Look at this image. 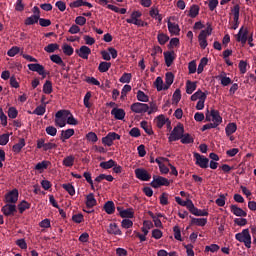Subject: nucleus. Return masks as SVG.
<instances>
[{
    "instance_id": "1",
    "label": "nucleus",
    "mask_w": 256,
    "mask_h": 256,
    "mask_svg": "<svg viewBox=\"0 0 256 256\" xmlns=\"http://www.w3.org/2000/svg\"><path fill=\"white\" fill-rule=\"evenodd\" d=\"M235 239L239 241V243H244V246L247 249H251V234H249V229L242 230L241 233L235 234Z\"/></svg>"
},
{
    "instance_id": "2",
    "label": "nucleus",
    "mask_w": 256,
    "mask_h": 256,
    "mask_svg": "<svg viewBox=\"0 0 256 256\" xmlns=\"http://www.w3.org/2000/svg\"><path fill=\"white\" fill-rule=\"evenodd\" d=\"M183 133H185V127L183 126V124L178 123L168 137L169 143H173V141H179V139L183 137Z\"/></svg>"
},
{
    "instance_id": "3",
    "label": "nucleus",
    "mask_w": 256,
    "mask_h": 256,
    "mask_svg": "<svg viewBox=\"0 0 256 256\" xmlns=\"http://www.w3.org/2000/svg\"><path fill=\"white\" fill-rule=\"evenodd\" d=\"M71 115V112L69 110H59L55 114V125L58 127H65L67 125V117Z\"/></svg>"
},
{
    "instance_id": "4",
    "label": "nucleus",
    "mask_w": 256,
    "mask_h": 256,
    "mask_svg": "<svg viewBox=\"0 0 256 256\" xmlns=\"http://www.w3.org/2000/svg\"><path fill=\"white\" fill-rule=\"evenodd\" d=\"M151 187L153 189H159V187H169L171 185V182H169V179L163 177V176H153V181L150 183Z\"/></svg>"
},
{
    "instance_id": "5",
    "label": "nucleus",
    "mask_w": 256,
    "mask_h": 256,
    "mask_svg": "<svg viewBox=\"0 0 256 256\" xmlns=\"http://www.w3.org/2000/svg\"><path fill=\"white\" fill-rule=\"evenodd\" d=\"M119 139H121V135L115 132H110L102 138V143L107 147H111L113 145V141H119Z\"/></svg>"
},
{
    "instance_id": "6",
    "label": "nucleus",
    "mask_w": 256,
    "mask_h": 256,
    "mask_svg": "<svg viewBox=\"0 0 256 256\" xmlns=\"http://www.w3.org/2000/svg\"><path fill=\"white\" fill-rule=\"evenodd\" d=\"M130 109L133 113H138V114L147 113V111H149V104L136 102L130 106Z\"/></svg>"
},
{
    "instance_id": "7",
    "label": "nucleus",
    "mask_w": 256,
    "mask_h": 256,
    "mask_svg": "<svg viewBox=\"0 0 256 256\" xmlns=\"http://www.w3.org/2000/svg\"><path fill=\"white\" fill-rule=\"evenodd\" d=\"M249 37V29L245 27H241L238 34L236 35V41L245 45L247 43V38Z\"/></svg>"
},
{
    "instance_id": "8",
    "label": "nucleus",
    "mask_w": 256,
    "mask_h": 256,
    "mask_svg": "<svg viewBox=\"0 0 256 256\" xmlns=\"http://www.w3.org/2000/svg\"><path fill=\"white\" fill-rule=\"evenodd\" d=\"M57 144L48 142L45 143V139L41 138L37 140V149H43V151H51V149H56Z\"/></svg>"
},
{
    "instance_id": "9",
    "label": "nucleus",
    "mask_w": 256,
    "mask_h": 256,
    "mask_svg": "<svg viewBox=\"0 0 256 256\" xmlns=\"http://www.w3.org/2000/svg\"><path fill=\"white\" fill-rule=\"evenodd\" d=\"M194 158L196 159V165H199L201 169H207L209 167V158L201 156L197 152H194Z\"/></svg>"
},
{
    "instance_id": "10",
    "label": "nucleus",
    "mask_w": 256,
    "mask_h": 256,
    "mask_svg": "<svg viewBox=\"0 0 256 256\" xmlns=\"http://www.w3.org/2000/svg\"><path fill=\"white\" fill-rule=\"evenodd\" d=\"M188 210L192 215H196L197 217H207L209 215V212L207 210H199L197 207H195V204L193 202L189 203Z\"/></svg>"
},
{
    "instance_id": "11",
    "label": "nucleus",
    "mask_w": 256,
    "mask_h": 256,
    "mask_svg": "<svg viewBox=\"0 0 256 256\" xmlns=\"http://www.w3.org/2000/svg\"><path fill=\"white\" fill-rule=\"evenodd\" d=\"M135 175L140 181H149V179H151V174L143 168H137L135 170Z\"/></svg>"
},
{
    "instance_id": "12",
    "label": "nucleus",
    "mask_w": 256,
    "mask_h": 256,
    "mask_svg": "<svg viewBox=\"0 0 256 256\" xmlns=\"http://www.w3.org/2000/svg\"><path fill=\"white\" fill-rule=\"evenodd\" d=\"M18 200H19V190H17L16 188L5 195L6 203H15Z\"/></svg>"
},
{
    "instance_id": "13",
    "label": "nucleus",
    "mask_w": 256,
    "mask_h": 256,
    "mask_svg": "<svg viewBox=\"0 0 256 256\" xmlns=\"http://www.w3.org/2000/svg\"><path fill=\"white\" fill-rule=\"evenodd\" d=\"M117 211L122 219H133V216L135 215V212H133V209L131 208L123 209L122 207H117Z\"/></svg>"
},
{
    "instance_id": "14",
    "label": "nucleus",
    "mask_w": 256,
    "mask_h": 256,
    "mask_svg": "<svg viewBox=\"0 0 256 256\" xmlns=\"http://www.w3.org/2000/svg\"><path fill=\"white\" fill-rule=\"evenodd\" d=\"M75 53L81 57V59H89L91 55V48L88 46H81L80 49H76Z\"/></svg>"
},
{
    "instance_id": "15",
    "label": "nucleus",
    "mask_w": 256,
    "mask_h": 256,
    "mask_svg": "<svg viewBox=\"0 0 256 256\" xmlns=\"http://www.w3.org/2000/svg\"><path fill=\"white\" fill-rule=\"evenodd\" d=\"M241 11V7L239 4H236L232 9L231 12L234 15V25L232 26V29H237L239 27V13Z\"/></svg>"
},
{
    "instance_id": "16",
    "label": "nucleus",
    "mask_w": 256,
    "mask_h": 256,
    "mask_svg": "<svg viewBox=\"0 0 256 256\" xmlns=\"http://www.w3.org/2000/svg\"><path fill=\"white\" fill-rule=\"evenodd\" d=\"M111 115L114 116V119H118V121H123V119H125V110L122 108H113L111 111Z\"/></svg>"
},
{
    "instance_id": "17",
    "label": "nucleus",
    "mask_w": 256,
    "mask_h": 256,
    "mask_svg": "<svg viewBox=\"0 0 256 256\" xmlns=\"http://www.w3.org/2000/svg\"><path fill=\"white\" fill-rule=\"evenodd\" d=\"M17 211V207L15 204H6L2 207V213L6 215V217H9V215H13Z\"/></svg>"
},
{
    "instance_id": "18",
    "label": "nucleus",
    "mask_w": 256,
    "mask_h": 256,
    "mask_svg": "<svg viewBox=\"0 0 256 256\" xmlns=\"http://www.w3.org/2000/svg\"><path fill=\"white\" fill-rule=\"evenodd\" d=\"M211 115H212L213 124L219 127V125L223 123V118L221 117V114H219L218 110L212 109Z\"/></svg>"
},
{
    "instance_id": "19",
    "label": "nucleus",
    "mask_w": 256,
    "mask_h": 256,
    "mask_svg": "<svg viewBox=\"0 0 256 256\" xmlns=\"http://www.w3.org/2000/svg\"><path fill=\"white\" fill-rule=\"evenodd\" d=\"M230 211L231 213H233V215H236V217H247V212H245L243 209H241L237 205L232 204L230 206Z\"/></svg>"
},
{
    "instance_id": "20",
    "label": "nucleus",
    "mask_w": 256,
    "mask_h": 256,
    "mask_svg": "<svg viewBox=\"0 0 256 256\" xmlns=\"http://www.w3.org/2000/svg\"><path fill=\"white\" fill-rule=\"evenodd\" d=\"M173 81H175V75L173 72H167L165 76L164 91H167L173 85Z\"/></svg>"
},
{
    "instance_id": "21",
    "label": "nucleus",
    "mask_w": 256,
    "mask_h": 256,
    "mask_svg": "<svg viewBox=\"0 0 256 256\" xmlns=\"http://www.w3.org/2000/svg\"><path fill=\"white\" fill-rule=\"evenodd\" d=\"M75 135V130L74 129H67V130H62L61 131V141L65 143L67 139H71Z\"/></svg>"
},
{
    "instance_id": "22",
    "label": "nucleus",
    "mask_w": 256,
    "mask_h": 256,
    "mask_svg": "<svg viewBox=\"0 0 256 256\" xmlns=\"http://www.w3.org/2000/svg\"><path fill=\"white\" fill-rule=\"evenodd\" d=\"M175 52H164V59H165V63L168 67H171V65H173V61H175Z\"/></svg>"
},
{
    "instance_id": "23",
    "label": "nucleus",
    "mask_w": 256,
    "mask_h": 256,
    "mask_svg": "<svg viewBox=\"0 0 256 256\" xmlns=\"http://www.w3.org/2000/svg\"><path fill=\"white\" fill-rule=\"evenodd\" d=\"M97 205V200L95 199V194L90 193L86 196V207L88 209H92V207H95Z\"/></svg>"
},
{
    "instance_id": "24",
    "label": "nucleus",
    "mask_w": 256,
    "mask_h": 256,
    "mask_svg": "<svg viewBox=\"0 0 256 256\" xmlns=\"http://www.w3.org/2000/svg\"><path fill=\"white\" fill-rule=\"evenodd\" d=\"M168 31L171 33V35H179L181 29L179 28V24L168 21Z\"/></svg>"
},
{
    "instance_id": "25",
    "label": "nucleus",
    "mask_w": 256,
    "mask_h": 256,
    "mask_svg": "<svg viewBox=\"0 0 256 256\" xmlns=\"http://www.w3.org/2000/svg\"><path fill=\"white\" fill-rule=\"evenodd\" d=\"M198 41L201 49H206L207 48V36L205 35V31H201L200 34L198 35Z\"/></svg>"
},
{
    "instance_id": "26",
    "label": "nucleus",
    "mask_w": 256,
    "mask_h": 256,
    "mask_svg": "<svg viewBox=\"0 0 256 256\" xmlns=\"http://www.w3.org/2000/svg\"><path fill=\"white\" fill-rule=\"evenodd\" d=\"M104 211L108 214V215H113V213H115V203L113 201H107L104 204Z\"/></svg>"
},
{
    "instance_id": "27",
    "label": "nucleus",
    "mask_w": 256,
    "mask_h": 256,
    "mask_svg": "<svg viewBox=\"0 0 256 256\" xmlns=\"http://www.w3.org/2000/svg\"><path fill=\"white\" fill-rule=\"evenodd\" d=\"M149 15L150 17H152L153 19H157L158 23H161V21H163V17L161 16V14H159V9L152 7L149 11Z\"/></svg>"
},
{
    "instance_id": "28",
    "label": "nucleus",
    "mask_w": 256,
    "mask_h": 256,
    "mask_svg": "<svg viewBox=\"0 0 256 256\" xmlns=\"http://www.w3.org/2000/svg\"><path fill=\"white\" fill-rule=\"evenodd\" d=\"M181 139V143L183 145H189L191 143H194L195 139L191 136L189 133H183Z\"/></svg>"
},
{
    "instance_id": "29",
    "label": "nucleus",
    "mask_w": 256,
    "mask_h": 256,
    "mask_svg": "<svg viewBox=\"0 0 256 256\" xmlns=\"http://www.w3.org/2000/svg\"><path fill=\"white\" fill-rule=\"evenodd\" d=\"M197 89V82H191V80H187L186 82V93L188 95H192L193 91Z\"/></svg>"
},
{
    "instance_id": "30",
    "label": "nucleus",
    "mask_w": 256,
    "mask_h": 256,
    "mask_svg": "<svg viewBox=\"0 0 256 256\" xmlns=\"http://www.w3.org/2000/svg\"><path fill=\"white\" fill-rule=\"evenodd\" d=\"M203 97H204V99H207V91L205 93L201 90H198L191 96V101H197V99H199V101H201L203 99Z\"/></svg>"
},
{
    "instance_id": "31",
    "label": "nucleus",
    "mask_w": 256,
    "mask_h": 256,
    "mask_svg": "<svg viewBox=\"0 0 256 256\" xmlns=\"http://www.w3.org/2000/svg\"><path fill=\"white\" fill-rule=\"evenodd\" d=\"M24 146H25V139L24 138H20L19 139V143L13 145L12 151L14 153H21V149H23Z\"/></svg>"
},
{
    "instance_id": "32",
    "label": "nucleus",
    "mask_w": 256,
    "mask_h": 256,
    "mask_svg": "<svg viewBox=\"0 0 256 256\" xmlns=\"http://www.w3.org/2000/svg\"><path fill=\"white\" fill-rule=\"evenodd\" d=\"M235 131H237L236 123H229L225 128L227 137H231V135H233V133H235Z\"/></svg>"
},
{
    "instance_id": "33",
    "label": "nucleus",
    "mask_w": 256,
    "mask_h": 256,
    "mask_svg": "<svg viewBox=\"0 0 256 256\" xmlns=\"http://www.w3.org/2000/svg\"><path fill=\"white\" fill-rule=\"evenodd\" d=\"M43 93L46 95H51L53 93V83L50 80H46L43 85Z\"/></svg>"
},
{
    "instance_id": "34",
    "label": "nucleus",
    "mask_w": 256,
    "mask_h": 256,
    "mask_svg": "<svg viewBox=\"0 0 256 256\" xmlns=\"http://www.w3.org/2000/svg\"><path fill=\"white\" fill-rule=\"evenodd\" d=\"M39 17H41V15H32L25 19L24 24L35 25V23H39Z\"/></svg>"
},
{
    "instance_id": "35",
    "label": "nucleus",
    "mask_w": 256,
    "mask_h": 256,
    "mask_svg": "<svg viewBox=\"0 0 256 256\" xmlns=\"http://www.w3.org/2000/svg\"><path fill=\"white\" fill-rule=\"evenodd\" d=\"M50 61H52V63H56V65H60V67H65V62H63L61 56L57 54L51 55Z\"/></svg>"
},
{
    "instance_id": "36",
    "label": "nucleus",
    "mask_w": 256,
    "mask_h": 256,
    "mask_svg": "<svg viewBox=\"0 0 256 256\" xmlns=\"http://www.w3.org/2000/svg\"><path fill=\"white\" fill-rule=\"evenodd\" d=\"M199 5L194 4L190 7L189 10V17H191L192 19H195V17H197V15H199Z\"/></svg>"
},
{
    "instance_id": "37",
    "label": "nucleus",
    "mask_w": 256,
    "mask_h": 256,
    "mask_svg": "<svg viewBox=\"0 0 256 256\" xmlns=\"http://www.w3.org/2000/svg\"><path fill=\"white\" fill-rule=\"evenodd\" d=\"M111 69V62H101L98 66L100 73H107Z\"/></svg>"
},
{
    "instance_id": "38",
    "label": "nucleus",
    "mask_w": 256,
    "mask_h": 256,
    "mask_svg": "<svg viewBox=\"0 0 256 256\" xmlns=\"http://www.w3.org/2000/svg\"><path fill=\"white\" fill-rule=\"evenodd\" d=\"M148 215L153 219L154 225H162L161 218H163V214H153V212L149 211Z\"/></svg>"
},
{
    "instance_id": "39",
    "label": "nucleus",
    "mask_w": 256,
    "mask_h": 256,
    "mask_svg": "<svg viewBox=\"0 0 256 256\" xmlns=\"http://www.w3.org/2000/svg\"><path fill=\"white\" fill-rule=\"evenodd\" d=\"M74 164H75V156L73 155L67 156L63 160V165L65 167H73Z\"/></svg>"
},
{
    "instance_id": "40",
    "label": "nucleus",
    "mask_w": 256,
    "mask_h": 256,
    "mask_svg": "<svg viewBox=\"0 0 256 256\" xmlns=\"http://www.w3.org/2000/svg\"><path fill=\"white\" fill-rule=\"evenodd\" d=\"M225 75H226L225 72H222V74L218 76L221 81V85H223V87H227V85H231L232 83L231 78Z\"/></svg>"
},
{
    "instance_id": "41",
    "label": "nucleus",
    "mask_w": 256,
    "mask_h": 256,
    "mask_svg": "<svg viewBox=\"0 0 256 256\" xmlns=\"http://www.w3.org/2000/svg\"><path fill=\"white\" fill-rule=\"evenodd\" d=\"M107 233L110 235H121V230L116 225L108 226Z\"/></svg>"
},
{
    "instance_id": "42",
    "label": "nucleus",
    "mask_w": 256,
    "mask_h": 256,
    "mask_svg": "<svg viewBox=\"0 0 256 256\" xmlns=\"http://www.w3.org/2000/svg\"><path fill=\"white\" fill-rule=\"evenodd\" d=\"M58 49H59V44L51 43L44 48V51H46V53H55V51H57Z\"/></svg>"
},
{
    "instance_id": "43",
    "label": "nucleus",
    "mask_w": 256,
    "mask_h": 256,
    "mask_svg": "<svg viewBox=\"0 0 256 256\" xmlns=\"http://www.w3.org/2000/svg\"><path fill=\"white\" fill-rule=\"evenodd\" d=\"M140 127H142V129H144L145 133H147V135H153V128H151V126H149V123H147V121H142L140 123Z\"/></svg>"
},
{
    "instance_id": "44",
    "label": "nucleus",
    "mask_w": 256,
    "mask_h": 256,
    "mask_svg": "<svg viewBox=\"0 0 256 256\" xmlns=\"http://www.w3.org/2000/svg\"><path fill=\"white\" fill-rule=\"evenodd\" d=\"M137 99L138 101H141L142 103H147L149 102V96H147V94H145V92L138 90L137 92Z\"/></svg>"
},
{
    "instance_id": "45",
    "label": "nucleus",
    "mask_w": 256,
    "mask_h": 256,
    "mask_svg": "<svg viewBox=\"0 0 256 256\" xmlns=\"http://www.w3.org/2000/svg\"><path fill=\"white\" fill-rule=\"evenodd\" d=\"M148 230H149V228L143 227V228H141V232H143V234L136 233V236L140 240V242L146 241V235H148V233H149Z\"/></svg>"
},
{
    "instance_id": "46",
    "label": "nucleus",
    "mask_w": 256,
    "mask_h": 256,
    "mask_svg": "<svg viewBox=\"0 0 256 256\" xmlns=\"http://www.w3.org/2000/svg\"><path fill=\"white\" fill-rule=\"evenodd\" d=\"M27 209H31V204H29V202L23 200V201L18 205L19 213H23V212L27 211Z\"/></svg>"
},
{
    "instance_id": "47",
    "label": "nucleus",
    "mask_w": 256,
    "mask_h": 256,
    "mask_svg": "<svg viewBox=\"0 0 256 256\" xmlns=\"http://www.w3.org/2000/svg\"><path fill=\"white\" fill-rule=\"evenodd\" d=\"M154 85L157 91H165V85H163V78L157 77L154 82Z\"/></svg>"
},
{
    "instance_id": "48",
    "label": "nucleus",
    "mask_w": 256,
    "mask_h": 256,
    "mask_svg": "<svg viewBox=\"0 0 256 256\" xmlns=\"http://www.w3.org/2000/svg\"><path fill=\"white\" fill-rule=\"evenodd\" d=\"M100 167L102 169H112V167H115V160L110 159V160H108L106 162H101L100 163Z\"/></svg>"
},
{
    "instance_id": "49",
    "label": "nucleus",
    "mask_w": 256,
    "mask_h": 256,
    "mask_svg": "<svg viewBox=\"0 0 256 256\" xmlns=\"http://www.w3.org/2000/svg\"><path fill=\"white\" fill-rule=\"evenodd\" d=\"M157 39L160 45H165V43L169 41V36L165 33H160L158 34Z\"/></svg>"
},
{
    "instance_id": "50",
    "label": "nucleus",
    "mask_w": 256,
    "mask_h": 256,
    "mask_svg": "<svg viewBox=\"0 0 256 256\" xmlns=\"http://www.w3.org/2000/svg\"><path fill=\"white\" fill-rule=\"evenodd\" d=\"M62 51L64 53V55H67L68 57H71V55H73V47L71 45L68 44H64L62 46Z\"/></svg>"
},
{
    "instance_id": "51",
    "label": "nucleus",
    "mask_w": 256,
    "mask_h": 256,
    "mask_svg": "<svg viewBox=\"0 0 256 256\" xmlns=\"http://www.w3.org/2000/svg\"><path fill=\"white\" fill-rule=\"evenodd\" d=\"M86 139L90 143H97V141H99V137H97V134L95 132H89L88 134H86Z\"/></svg>"
},
{
    "instance_id": "52",
    "label": "nucleus",
    "mask_w": 256,
    "mask_h": 256,
    "mask_svg": "<svg viewBox=\"0 0 256 256\" xmlns=\"http://www.w3.org/2000/svg\"><path fill=\"white\" fill-rule=\"evenodd\" d=\"M126 22L133 24V25H137V27H147V25H149L147 22L141 20V19H137V20H126Z\"/></svg>"
},
{
    "instance_id": "53",
    "label": "nucleus",
    "mask_w": 256,
    "mask_h": 256,
    "mask_svg": "<svg viewBox=\"0 0 256 256\" xmlns=\"http://www.w3.org/2000/svg\"><path fill=\"white\" fill-rule=\"evenodd\" d=\"M62 187L65 189V191H67V193H69L71 195V197H73V195H75V187L72 186L71 183L62 184Z\"/></svg>"
},
{
    "instance_id": "54",
    "label": "nucleus",
    "mask_w": 256,
    "mask_h": 256,
    "mask_svg": "<svg viewBox=\"0 0 256 256\" xmlns=\"http://www.w3.org/2000/svg\"><path fill=\"white\" fill-rule=\"evenodd\" d=\"M46 109H47V106H45V104H41L40 106L35 108L33 113L34 115H45Z\"/></svg>"
},
{
    "instance_id": "55",
    "label": "nucleus",
    "mask_w": 256,
    "mask_h": 256,
    "mask_svg": "<svg viewBox=\"0 0 256 256\" xmlns=\"http://www.w3.org/2000/svg\"><path fill=\"white\" fill-rule=\"evenodd\" d=\"M157 127L158 129H162V127L167 123V119H165V115H159L157 118Z\"/></svg>"
},
{
    "instance_id": "56",
    "label": "nucleus",
    "mask_w": 256,
    "mask_h": 256,
    "mask_svg": "<svg viewBox=\"0 0 256 256\" xmlns=\"http://www.w3.org/2000/svg\"><path fill=\"white\" fill-rule=\"evenodd\" d=\"M182 247H184V249H186V254L187 256H195L194 254V245L192 244H182Z\"/></svg>"
},
{
    "instance_id": "57",
    "label": "nucleus",
    "mask_w": 256,
    "mask_h": 256,
    "mask_svg": "<svg viewBox=\"0 0 256 256\" xmlns=\"http://www.w3.org/2000/svg\"><path fill=\"white\" fill-rule=\"evenodd\" d=\"M17 115H19V111H17V108L15 107H10L8 109V117L10 119H17Z\"/></svg>"
},
{
    "instance_id": "58",
    "label": "nucleus",
    "mask_w": 256,
    "mask_h": 256,
    "mask_svg": "<svg viewBox=\"0 0 256 256\" xmlns=\"http://www.w3.org/2000/svg\"><path fill=\"white\" fill-rule=\"evenodd\" d=\"M227 193L226 194H221L219 196L218 199H216V205H218V207H225V199L227 197Z\"/></svg>"
},
{
    "instance_id": "59",
    "label": "nucleus",
    "mask_w": 256,
    "mask_h": 256,
    "mask_svg": "<svg viewBox=\"0 0 256 256\" xmlns=\"http://www.w3.org/2000/svg\"><path fill=\"white\" fill-rule=\"evenodd\" d=\"M191 223L194 225H207V218H193Z\"/></svg>"
},
{
    "instance_id": "60",
    "label": "nucleus",
    "mask_w": 256,
    "mask_h": 256,
    "mask_svg": "<svg viewBox=\"0 0 256 256\" xmlns=\"http://www.w3.org/2000/svg\"><path fill=\"white\" fill-rule=\"evenodd\" d=\"M172 100L174 103H179V101H181V89H176L173 96H172Z\"/></svg>"
},
{
    "instance_id": "61",
    "label": "nucleus",
    "mask_w": 256,
    "mask_h": 256,
    "mask_svg": "<svg viewBox=\"0 0 256 256\" xmlns=\"http://www.w3.org/2000/svg\"><path fill=\"white\" fill-rule=\"evenodd\" d=\"M219 249V245L216 244H211V246H205V252L216 253L217 251H219Z\"/></svg>"
},
{
    "instance_id": "62",
    "label": "nucleus",
    "mask_w": 256,
    "mask_h": 256,
    "mask_svg": "<svg viewBox=\"0 0 256 256\" xmlns=\"http://www.w3.org/2000/svg\"><path fill=\"white\" fill-rule=\"evenodd\" d=\"M173 233L175 236V240L178 241H183V239L181 238V229L178 226L173 227Z\"/></svg>"
},
{
    "instance_id": "63",
    "label": "nucleus",
    "mask_w": 256,
    "mask_h": 256,
    "mask_svg": "<svg viewBox=\"0 0 256 256\" xmlns=\"http://www.w3.org/2000/svg\"><path fill=\"white\" fill-rule=\"evenodd\" d=\"M21 51V49L17 46L12 47L10 50H8L7 55L8 57H15Z\"/></svg>"
},
{
    "instance_id": "64",
    "label": "nucleus",
    "mask_w": 256,
    "mask_h": 256,
    "mask_svg": "<svg viewBox=\"0 0 256 256\" xmlns=\"http://www.w3.org/2000/svg\"><path fill=\"white\" fill-rule=\"evenodd\" d=\"M131 73H124L120 78V83H131Z\"/></svg>"
}]
</instances>
